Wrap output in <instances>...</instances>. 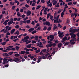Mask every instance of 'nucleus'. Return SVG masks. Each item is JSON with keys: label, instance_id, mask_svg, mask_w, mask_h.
<instances>
[{"label": "nucleus", "instance_id": "obj_1", "mask_svg": "<svg viewBox=\"0 0 79 79\" xmlns=\"http://www.w3.org/2000/svg\"><path fill=\"white\" fill-rule=\"evenodd\" d=\"M76 35L75 34H74L73 35H72L71 36V39H72V40H70V42L71 43L72 45H74L75 44V42H74V39H76Z\"/></svg>", "mask_w": 79, "mask_h": 79}, {"label": "nucleus", "instance_id": "obj_2", "mask_svg": "<svg viewBox=\"0 0 79 79\" xmlns=\"http://www.w3.org/2000/svg\"><path fill=\"white\" fill-rule=\"evenodd\" d=\"M7 60H8V61H10V62H11L12 60L13 61H15V62H17V61H19V62H21V61L20 59L17 57L13 59H12L11 58L8 59H7Z\"/></svg>", "mask_w": 79, "mask_h": 79}, {"label": "nucleus", "instance_id": "obj_3", "mask_svg": "<svg viewBox=\"0 0 79 79\" xmlns=\"http://www.w3.org/2000/svg\"><path fill=\"white\" fill-rule=\"evenodd\" d=\"M43 24L44 26L45 25H47L49 26L50 25V22L48 21H46L43 23Z\"/></svg>", "mask_w": 79, "mask_h": 79}, {"label": "nucleus", "instance_id": "obj_4", "mask_svg": "<svg viewBox=\"0 0 79 79\" xmlns=\"http://www.w3.org/2000/svg\"><path fill=\"white\" fill-rule=\"evenodd\" d=\"M2 55L3 56H10V55L6 53L2 54Z\"/></svg>", "mask_w": 79, "mask_h": 79}, {"label": "nucleus", "instance_id": "obj_5", "mask_svg": "<svg viewBox=\"0 0 79 79\" xmlns=\"http://www.w3.org/2000/svg\"><path fill=\"white\" fill-rule=\"evenodd\" d=\"M34 28H31L29 30H28V31L29 32H31L32 31H34Z\"/></svg>", "mask_w": 79, "mask_h": 79}, {"label": "nucleus", "instance_id": "obj_6", "mask_svg": "<svg viewBox=\"0 0 79 79\" xmlns=\"http://www.w3.org/2000/svg\"><path fill=\"white\" fill-rule=\"evenodd\" d=\"M52 44H47L46 46V47H47V48H49L48 47H52Z\"/></svg>", "mask_w": 79, "mask_h": 79}, {"label": "nucleus", "instance_id": "obj_7", "mask_svg": "<svg viewBox=\"0 0 79 79\" xmlns=\"http://www.w3.org/2000/svg\"><path fill=\"white\" fill-rule=\"evenodd\" d=\"M15 30L16 29H15L12 30L10 32V34H13V33H14L15 31Z\"/></svg>", "mask_w": 79, "mask_h": 79}, {"label": "nucleus", "instance_id": "obj_8", "mask_svg": "<svg viewBox=\"0 0 79 79\" xmlns=\"http://www.w3.org/2000/svg\"><path fill=\"white\" fill-rule=\"evenodd\" d=\"M31 13V12L30 11H28L27 12V16H29Z\"/></svg>", "mask_w": 79, "mask_h": 79}, {"label": "nucleus", "instance_id": "obj_9", "mask_svg": "<svg viewBox=\"0 0 79 79\" xmlns=\"http://www.w3.org/2000/svg\"><path fill=\"white\" fill-rule=\"evenodd\" d=\"M61 46H62V44H61V43H59L58 44L57 47L59 48H61Z\"/></svg>", "mask_w": 79, "mask_h": 79}, {"label": "nucleus", "instance_id": "obj_10", "mask_svg": "<svg viewBox=\"0 0 79 79\" xmlns=\"http://www.w3.org/2000/svg\"><path fill=\"white\" fill-rule=\"evenodd\" d=\"M13 21H10L8 22L7 23L8 25H10V24H13Z\"/></svg>", "mask_w": 79, "mask_h": 79}, {"label": "nucleus", "instance_id": "obj_11", "mask_svg": "<svg viewBox=\"0 0 79 79\" xmlns=\"http://www.w3.org/2000/svg\"><path fill=\"white\" fill-rule=\"evenodd\" d=\"M31 45H32L31 44H28V45H27L26 47L28 48H30L31 47Z\"/></svg>", "mask_w": 79, "mask_h": 79}, {"label": "nucleus", "instance_id": "obj_12", "mask_svg": "<svg viewBox=\"0 0 79 79\" xmlns=\"http://www.w3.org/2000/svg\"><path fill=\"white\" fill-rule=\"evenodd\" d=\"M14 34H15V35H16V34H17V35H19V31L18 30L17 31L15 32L14 33Z\"/></svg>", "mask_w": 79, "mask_h": 79}, {"label": "nucleus", "instance_id": "obj_13", "mask_svg": "<svg viewBox=\"0 0 79 79\" xmlns=\"http://www.w3.org/2000/svg\"><path fill=\"white\" fill-rule=\"evenodd\" d=\"M29 38V37L28 36H26L24 37V40H28V39Z\"/></svg>", "mask_w": 79, "mask_h": 79}, {"label": "nucleus", "instance_id": "obj_14", "mask_svg": "<svg viewBox=\"0 0 79 79\" xmlns=\"http://www.w3.org/2000/svg\"><path fill=\"white\" fill-rule=\"evenodd\" d=\"M72 32H73L74 33H75V32H76V31H77V30L75 29H73L72 30Z\"/></svg>", "mask_w": 79, "mask_h": 79}, {"label": "nucleus", "instance_id": "obj_15", "mask_svg": "<svg viewBox=\"0 0 79 79\" xmlns=\"http://www.w3.org/2000/svg\"><path fill=\"white\" fill-rule=\"evenodd\" d=\"M40 48H38V50H36L35 51V52L36 53H39V52H40Z\"/></svg>", "mask_w": 79, "mask_h": 79}, {"label": "nucleus", "instance_id": "obj_16", "mask_svg": "<svg viewBox=\"0 0 79 79\" xmlns=\"http://www.w3.org/2000/svg\"><path fill=\"white\" fill-rule=\"evenodd\" d=\"M15 48H16V49L17 51H18L19 50V47L18 46H16L15 47Z\"/></svg>", "mask_w": 79, "mask_h": 79}, {"label": "nucleus", "instance_id": "obj_17", "mask_svg": "<svg viewBox=\"0 0 79 79\" xmlns=\"http://www.w3.org/2000/svg\"><path fill=\"white\" fill-rule=\"evenodd\" d=\"M57 27H58V26L56 25L54 26L53 27V30H55V29H56Z\"/></svg>", "mask_w": 79, "mask_h": 79}, {"label": "nucleus", "instance_id": "obj_18", "mask_svg": "<svg viewBox=\"0 0 79 79\" xmlns=\"http://www.w3.org/2000/svg\"><path fill=\"white\" fill-rule=\"evenodd\" d=\"M21 54H22V55H24V53H25V51H21Z\"/></svg>", "mask_w": 79, "mask_h": 79}, {"label": "nucleus", "instance_id": "obj_19", "mask_svg": "<svg viewBox=\"0 0 79 79\" xmlns=\"http://www.w3.org/2000/svg\"><path fill=\"white\" fill-rule=\"evenodd\" d=\"M67 37L66 36H64V38H63V40H64L66 41V40H67Z\"/></svg>", "mask_w": 79, "mask_h": 79}, {"label": "nucleus", "instance_id": "obj_20", "mask_svg": "<svg viewBox=\"0 0 79 79\" xmlns=\"http://www.w3.org/2000/svg\"><path fill=\"white\" fill-rule=\"evenodd\" d=\"M10 21L9 19H7L6 20H5L4 22L3 23V24H4V23H8V21Z\"/></svg>", "mask_w": 79, "mask_h": 79}, {"label": "nucleus", "instance_id": "obj_21", "mask_svg": "<svg viewBox=\"0 0 79 79\" xmlns=\"http://www.w3.org/2000/svg\"><path fill=\"white\" fill-rule=\"evenodd\" d=\"M50 39H54V36L52 35H51L50 36Z\"/></svg>", "mask_w": 79, "mask_h": 79}, {"label": "nucleus", "instance_id": "obj_22", "mask_svg": "<svg viewBox=\"0 0 79 79\" xmlns=\"http://www.w3.org/2000/svg\"><path fill=\"white\" fill-rule=\"evenodd\" d=\"M14 56H16V57H18V56H19V54H15V55Z\"/></svg>", "mask_w": 79, "mask_h": 79}, {"label": "nucleus", "instance_id": "obj_23", "mask_svg": "<svg viewBox=\"0 0 79 79\" xmlns=\"http://www.w3.org/2000/svg\"><path fill=\"white\" fill-rule=\"evenodd\" d=\"M69 44V42H67L65 43L64 45V46H66V45H68Z\"/></svg>", "mask_w": 79, "mask_h": 79}, {"label": "nucleus", "instance_id": "obj_24", "mask_svg": "<svg viewBox=\"0 0 79 79\" xmlns=\"http://www.w3.org/2000/svg\"><path fill=\"white\" fill-rule=\"evenodd\" d=\"M40 7H41V5L38 6L36 8V10H38V9H39Z\"/></svg>", "mask_w": 79, "mask_h": 79}, {"label": "nucleus", "instance_id": "obj_25", "mask_svg": "<svg viewBox=\"0 0 79 79\" xmlns=\"http://www.w3.org/2000/svg\"><path fill=\"white\" fill-rule=\"evenodd\" d=\"M51 45L52 46H53V47H55V46L56 45V44L55 43H53V44H52Z\"/></svg>", "mask_w": 79, "mask_h": 79}, {"label": "nucleus", "instance_id": "obj_26", "mask_svg": "<svg viewBox=\"0 0 79 79\" xmlns=\"http://www.w3.org/2000/svg\"><path fill=\"white\" fill-rule=\"evenodd\" d=\"M57 3V1H54L53 3V5H55Z\"/></svg>", "mask_w": 79, "mask_h": 79}, {"label": "nucleus", "instance_id": "obj_27", "mask_svg": "<svg viewBox=\"0 0 79 79\" xmlns=\"http://www.w3.org/2000/svg\"><path fill=\"white\" fill-rule=\"evenodd\" d=\"M70 15H71V17H73V16H75V13L74 14H71Z\"/></svg>", "mask_w": 79, "mask_h": 79}, {"label": "nucleus", "instance_id": "obj_28", "mask_svg": "<svg viewBox=\"0 0 79 79\" xmlns=\"http://www.w3.org/2000/svg\"><path fill=\"white\" fill-rule=\"evenodd\" d=\"M24 49V50H26V51H29V49L27 48H25Z\"/></svg>", "mask_w": 79, "mask_h": 79}, {"label": "nucleus", "instance_id": "obj_29", "mask_svg": "<svg viewBox=\"0 0 79 79\" xmlns=\"http://www.w3.org/2000/svg\"><path fill=\"white\" fill-rule=\"evenodd\" d=\"M63 16H64V12H63L61 14V18H63Z\"/></svg>", "mask_w": 79, "mask_h": 79}, {"label": "nucleus", "instance_id": "obj_30", "mask_svg": "<svg viewBox=\"0 0 79 79\" xmlns=\"http://www.w3.org/2000/svg\"><path fill=\"white\" fill-rule=\"evenodd\" d=\"M30 22L31 20H26V23H27L28 24L30 23Z\"/></svg>", "mask_w": 79, "mask_h": 79}, {"label": "nucleus", "instance_id": "obj_31", "mask_svg": "<svg viewBox=\"0 0 79 79\" xmlns=\"http://www.w3.org/2000/svg\"><path fill=\"white\" fill-rule=\"evenodd\" d=\"M36 32H37V31L36 30L33 31H32V34H35Z\"/></svg>", "mask_w": 79, "mask_h": 79}, {"label": "nucleus", "instance_id": "obj_32", "mask_svg": "<svg viewBox=\"0 0 79 79\" xmlns=\"http://www.w3.org/2000/svg\"><path fill=\"white\" fill-rule=\"evenodd\" d=\"M10 3L11 6H13V5H15V3H14V2H13L12 3V2H10Z\"/></svg>", "mask_w": 79, "mask_h": 79}, {"label": "nucleus", "instance_id": "obj_33", "mask_svg": "<svg viewBox=\"0 0 79 79\" xmlns=\"http://www.w3.org/2000/svg\"><path fill=\"white\" fill-rule=\"evenodd\" d=\"M13 52H9L8 53L10 55H11L13 53Z\"/></svg>", "mask_w": 79, "mask_h": 79}, {"label": "nucleus", "instance_id": "obj_34", "mask_svg": "<svg viewBox=\"0 0 79 79\" xmlns=\"http://www.w3.org/2000/svg\"><path fill=\"white\" fill-rule=\"evenodd\" d=\"M23 21L22 20H21L20 21V25H21V26H22V25H23Z\"/></svg>", "mask_w": 79, "mask_h": 79}, {"label": "nucleus", "instance_id": "obj_35", "mask_svg": "<svg viewBox=\"0 0 79 79\" xmlns=\"http://www.w3.org/2000/svg\"><path fill=\"white\" fill-rule=\"evenodd\" d=\"M63 34H64V32H61L60 33V34H59V35L58 36H60V35H62Z\"/></svg>", "mask_w": 79, "mask_h": 79}, {"label": "nucleus", "instance_id": "obj_36", "mask_svg": "<svg viewBox=\"0 0 79 79\" xmlns=\"http://www.w3.org/2000/svg\"><path fill=\"white\" fill-rule=\"evenodd\" d=\"M41 29V27H39L37 28V29H36L37 31H39V30H40Z\"/></svg>", "mask_w": 79, "mask_h": 79}, {"label": "nucleus", "instance_id": "obj_37", "mask_svg": "<svg viewBox=\"0 0 79 79\" xmlns=\"http://www.w3.org/2000/svg\"><path fill=\"white\" fill-rule=\"evenodd\" d=\"M51 29H52V27H50L47 29V30L48 31H50V30H51Z\"/></svg>", "mask_w": 79, "mask_h": 79}, {"label": "nucleus", "instance_id": "obj_38", "mask_svg": "<svg viewBox=\"0 0 79 79\" xmlns=\"http://www.w3.org/2000/svg\"><path fill=\"white\" fill-rule=\"evenodd\" d=\"M15 27L16 29H18L19 27V26L18 25H17L15 26Z\"/></svg>", "mask_w": 79, "mask_h": 79}, {"label": "nucleus", "instance_id": "obj_39", "mask_svg": "<svg viewBox=\"0 0 79 79\" xmlns=\"http://www.w3.org/2000/svg\"><path fill=\"white\" fill-rule=\"evenodd\" d=\"M17 15L18 16H20V15H21V14H19V12H18L17 13Z\"/></svg>", "mask_w": 79, "mask_h": 79}, {"label": "nucleus", "instance_id": "obj_40", "mask_svg": "<svg viewBox=\"0 0 79 79\" xmlns=\"http://www.w3.org/2000/svg\"><path fill=\"white\" fill-rule=\"evenodd\" d=\"M4 21H5V19H2V21L1 22V24H2L3 22H4Z\"/></svg>", "mask_w": 79, "mask_h": 79}, {"label": "nucleus", "instance_id": "obj_41", "mask_svg": "<svg viewBox=\"0 0 79 79\" xmlns=\"http://www.w3.org/2000/svg\"><path fill=\"white\" fill-rule=\"evenodd\" d=\"M46 50H47V49H43L42 50V52L43 53H45L46 52Z\"/></svg>", "mask_w": 79, "mask_h": 79}, {"label": "nucleus", "instance_id": "obj_42", "mask_svg": "<svg viewBox=\"0 0 79 79\" xmlns=\"http://www.w3.org/2000/svg\"><path fill=\"white\" fill-rule=\"evenodd\" d=\"M47 6H48L52 7V3H50L49 5H48Z\"/></svg>", "mask_w": 79, "mask_h": 79}, {"label": "nucleus", "instance_id": "obj_43", "mask_svg": "<svg viewBox=\"0 0 79 79\" xmlns=\"http://www.w3.org/2000/svg\"><path fill=\"white\" fill-rule=\"evenodd\" d=\"M35 40H38V36L36 35L35 36Z\"/></svg>", "mask_w": 79, "mask_h": 79}, {"label": "nucleus", "instance_id": "obj_44", "mask_svg": "<svg viewBox=\"0 0 79 79\" xmlns=\"http://www.w3.org/2000/svg\"><path fill=\"white\" fill-rule=\"evenodd\" d=\"M31 24H32V25H34V24H35L34 21H32Z\"/></svg>", "mask_w": 79, "mask_h": 79}, {"label": "nucleus", "instance_id": "obj_45", "mask_svg": "<svg viewBox=\"0 0 79 79\" xmlns=\"http://www.w3.org/2000/svg\"><path fill=\"white\" fill-rule=\"evenodd\" d=\"M6 42H4L3 43H2V45L4 46L6 44Z\"/></svg>", "mask_w": 79, "mask_h": 79}, {"label": "nucleus", "instance_id": "obj_46", "mask_svg": "<svg viewBox=\"0 0 79 79\" xmlns=\"http://www.w3.org/2000/svg\"><path fill=\"white\" fill-rule=\"evenodd\" d=\"M16 7V6H13L12 7V10H15V7Z\"/></svg>", "mask_w": 79, "mask_h": 79}, {"label": "nucleus", "instance_id": "obj_47", "mask_svg": "<svg viewBox=\"0 0 79 79\" xmlns=\"http://www.w3.org/2000/svg\"><path fill=\"white\" fill-rule=\"evenodd\" d=\"M62 10L60 9V10L58 11L57 13L58 14L59 13H60V12H61V11Z\"/></svg>", "mask_w": 79, "mask_h": 79}, {"label": "nucleus", "instance_id": "obj_48", "mask_svg": "<svg viewBox=\"0 0 79 79\" xmlns=\"http://www.w3.org/2000/svg\"><path fill=\"white\" fill-rule=\"evenodd\" d=\"M17 20H18V18H15L14 19V21H16Z\"/></svg>", "mask_w": 79, "mask_h": 79}, {"label": "nucleus", "instance_id": "obj_49", "mask_svg": "<svg viewBox=\"0 0 79 79\" xmlns=\"http://www.w3.org/2000/svg\"><path fill=\"white\" fill-rule=\"evenodd\" d=\"M25 53H26V54H29V53H30L29 52H28V51H25Z\"/></svg>", "mask_w": 79, "mask_h": 79}, {"label": "nucleus", "instance_id": "obj_50", "mask_svg": "<svg viewBox=\"0 0 79 79\" xmlns=\"http://www.w3.org/2000/svg\"><path fill=\"white\" fill-rule=\"evenodd\" d=\"M47 29V26H45L44 27V28L43 29V30H46Z\"/></svg>", "mask_w": 79, "mask_h": 79}, {"label": "nucleus", "instance_id": "obj_51", "mask_svg": "<svg viewBox=\"0 0 79 79\" xmlns=\"http://www.w3.org/2000/svg\"><path fill=\"white\" fill-rule=\"evenodd\" d=\"M60 6V5H59V4H57V5H55V7L56 8L57 7L58 8Z\"/></svg>", "mask_w": 79, "mask_h": 79}, {"label": "nucleus", "instance_id": "obj_52", "mask_svg": "<svg viewBox=\"0 0 79 79\" xmlns=\"http://www.w3.org/2000/svg\"><path fill=\"white\" fill-rule=\"evenodd\" d=\"M50 14L47 15V19H48V18H49V17H50Z\"/></svg>", "mask_w": 79, "mask_h": 79}, {"label": "nucleus", "instance_id": "obj_53", "mask_svg": "<svg viewBox=\"0 0 79 79\" xmlns=\"http://www.w3.org/2000/svg\"><path fill=\"white\" fill-rule=\"evenodd\" d=\"M31 41H27L26 43V44H30Z\"/></svg>", "mask_w": 79, "mask_h": 79}, {"label": "nucleus", "instance_id": "obj_54", "mask_svg": "<svg viewBox=\"0 0 79 79\" xmlns=\"http://www.w3.org/2000/svg\"><path fill=\"white\" fill-rule=\"evenodd\" d=\"M36 45H37V47H39L40 45L39 43H37Z\"/></svg>", "mask_w": 79, "mask_h": 79}, {"label": "nucleus", "instance_id": "obj_55", "mask_svg": "<svg viewBox=\"0 0 79 79\" xmlns=\"http://www.w3.org/2000/svg\"><path fill=\"white\" fill-rule=\"evenodd\" d=\"M25 6L27 8H29V6L28 5H27V4H26L25 5Z\"/></svg>", "mask_w": 79, "mask_h": 79}, {"label": "nucleus", "instance_id": "obj_56", "mask_svg": "<svg viewBox=\"0 0 79 79\" xmlns=\"http://www.w3.org/2000/svg\"><path fill=\"white\" fill-rule=\"evenodd\" d=\"M74 34V33L73 32H72L69 35H73Z\"/></svg>", "mask_w": 79, "mask_h": 79}, {"label": "nucleus", "instance_id": "obj_57", "mask_svg": "<svg viewBox=\"0 0 79 79\" xmlns=\"http://www.w3.org/2000/svg\"><path fill=\"white\" fill-rule=\"evenodd\" d=\"M36 41H33L32 42V44H35V43H36Z\"/></svg>", "mask_w": 79, "mask_h": 79}, {"label": "nucleus", "instance_id": "obj_58", "mask_svg": "<svg viewBox=\"0 0 79 79\" xmlns=\"http://www.w3.org/2000/svg\"><path fill=\"white\" fill-rule=\"evenodd\" d=\"M73 3L71 2H69L68 3V5H71Z\"/></svg>", "mask_w": 79, "mask_h": 79}, {"label": "nucleus", "instance_id": "obj_59", "mask_svg": "<svg viewBox=\"0 0 79 79\" xmlns=\"http://www.w3.org/2000/svg\"><path fill=\"white\" fill-rule=\"evenodd\" d=\"M9 28V26H6V27H5V29L6 30H7L8 29V28Z\"/></svg>", "mask_w": 79, "mask_h": 79}, {"label": "nucleus", "instance_id": "obj_60", "mask_svg": "<svg viewBox=\"0 0 79 79\" xmlns=\"http://www.w3.org/2000/svg\"><path fill=\"white\" fill-rule=\"evenodd\" d=\"M2 51L3 52H7V51L6 50H2Z\"/></svg>", "mask_w": 79, "mask_h": 79}, {"label": "nucleus", "instance_id": "obj_61", "mask_svg": "<svg viewBox=\"0 0 79 79\" xmlns=\"http://www.w3.org/2000/svg\"><path fill=\"white\" fill-rule=\"evenodd\" d=\"M54 42L56 43V44H58V43L59 42V41H58V40H56L55 41H54Z\"/></svg>", "mask_w": 79, "mask_h": 79}, {"label": "nucleus", "instance_id": "obj_62", "mask_svg": "<svg viewBox=\"0 0 79 79\" xmlns=\"http://www.w3.org/2000/svg\"><path fill=\"white\" fill-rule=\"evenodd\" d=\"M5 13H6V11H5V10H3L2 12V14H5Z\"/></svg>", "mask_w": 79, "mask_h": 79}, {"label": "nucleus", "instance_id": "obj_63", "mask_svg": "<svg viewBox=\"0 0 79 79\" xmlns=\"http://www.w3.org/2000/svg\"><path fill=\"white\" fill-rule=\"evenodd\" d=\"M50 19H51V20H52V18H53V16H52V15H51V16H50Z\"/></svg>", "mask_w": 79, "mask_h": 79}, {"label": "nucleus", "instance_id": "obj_64", "mask_svg": "<svg viewBox=\"0 0 79 79\" xmlns=\"http://www.w3.org/2000/svg\"><path fill=\"white\" fill-rule=\"evenodd\" d=\"M20 12H21V13H23V9H21L20 10Z\"/></svg>", "mask_w": 79, "mask_h": 79}]
</instances>
